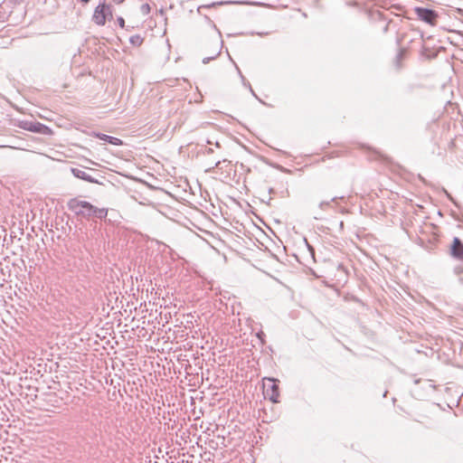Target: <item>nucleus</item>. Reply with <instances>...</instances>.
<instances>
[{"label":"nucleus","instance_id":"obj_2","mask_svg":"<svg viewBox=\"0 0 463 463\" xmlns=\"http://www.w3.org/2000/svg\"><path fill=\"white\" fill-rule=\"evenodd\" d=\"M263 394L273 402H279V384L273 378L263 379Z\"/></svg>","mask_w":463,"mask_h":463},{"label":"nucleus","instance_id":"obj_21","mask_svg":"<svg viewBox=\"0 0 463 463\" xmlns=\"http://www.w3.org/2000/svg\"><path fill=\"white\" fill-rule=\"evenodd\" d=\"M215 146H216L217 147H220V143H219V142H216V143H215Z\"/></svg>","mask_w":463,"mask_h":463},{"label":"nucleus","instance_id":"obj_12","mask_svg":"<svg viewBox=\"0 0 463 463\" xmlns=\"http://www.w3.org/2000/svg\"><path fill=\"white\" fill-rule=\"evenodd\" d=\"M144 39L139 34L132 35L129 38V42L134 46H140L143 43Z\"/></svg>","mask_w":463,"mask_h":463},{"label":"nucleus","instance_id":"obj_7","mask_svg":"<svg viewBox=\"0 0 463 463\" xmlns=\"http://www.w3.org/2000/svg\"><path fill=\"white\" fill-rule=\"evenodd\" d=\"M72 175L79 179L84 180L86 182L91 183V184H98L99 182L90 176L88 173L85 171L79 169V168H71Z\"/></svg>","mask_w":463,"mask_h":463},{"label":"nucleus","instance_id":"obj_10","mask_svg":"<svg viewBox=\"0 0 463 463\" xmlns=\"http://www.w3.org/2000/svg\"><path fill=\"white\" fill-rule=\"evenodd\" d=\"M108 215L107 208H98L96 206H92L91 217H96L98 219H105Z\"/></svg>","mask_w":463,"mask_h":463},{"label":"nucleus","instance_id":"obj_1","mask_svg":"<svg viewBox=\"0 0 463 463\" xmlns=\"http://www.w3.org/2000/svg\"><path fill=\"white\" fill-rule=\"evenodd\" d=\"M92 206L93 204L90 203L81 201L78 197L71 198L67 203V207L71 212L85 219L91 218Z\"/></svg>","mask_w":463,"mask_h":463},{"label":"nucleus","instance_id":"obj_4","mask_svg":"<svg viewBox=\"0 0 463 463\" xmlns=\"http://www.w3.org/2000/svg\"><path fill=\"white\" fill-rule=\"evenodd\" d=\"M17 127L33 133H39L43 135H50L52 133V130L49 127L40 122L22 120L18 122Z\"/></svg>","mask_w":463,"mask_h":463},{"label":"nucleus","instance_id":"obj_9","mask_svg":"<svg viewBox=\"0 0 463 463\" xmlns=\"http://www.w3.org/2000/svg\"><path fill=\"white\" fill-rule=\"evenodd\" d=\"M95 137H97L100 140L106 141L114 146L122 145V141L119 138L115 137L108 136V135L102 134V133H96Z\"/></svg>","mask_w":463,"mask_h":463},{"label":"nucleus","instance_id":"obj_20","mask_svg":"<svg viewBox=\"0 0 463 463\" xmlns=\"http://www.w3.org/2000/svg\"><path fill=\"white\" fill-rule=\"evenodd\" d=\"M80 1H81L82 3L87 4V3H89L90 0H80Z\"/></svg>","mask_w":463,"mask_h":463},{"label":"nucleus","instance_id":"obj_3","mask_svg":"<svg viewBox=\"0 0 463 463\" xmlns=\"http://www.w3.org/2000/svg\"><path fill=\"white\" fill-rule=\"evenodd\" d=\"M111 7L105 3L99 4L94 10L92 20L98 25H104L107 19L112 18Z\"/></svg>","mask_w":463,"mask_h":463},{"label":"nucleus","instance_id":"obj_11","mask_svg":"<svg viewBox=\"0 0 463 463\" xmlns=\"http://www.w3.org/2000/svg\"><path fill=\"white\" fill-rule=\"evenodd\" d=\"M343 198H344L343 196H342V197H337V196H335V197H333V198L331 199V201H324V202H321V203H319V208H320L321 210H326L328 207H330V206H331V203H336L338 200L343 199Z\"/></svg>","mask_w":463,"mask_h":463},{"label":"nucleus","instance_id":"obj_15","mask_svg":"<svg viewBox=\"0 0 463 463\" xmlns=\"http://www.w3.org/2000/svg\"><path fill=\"white\" fill-rule=\"evenodd\" d=\"M305 241H306L308 250L310 251L311 255L313 256L315 253L314 248L311 245H309V243L307 242V241L306 239H305Z\"/></svg>","mask_w":463,"mask_h":463},{"label":"nucleus","instance_id":"obj_17","mask_svg":"<svg viewBox=\"0 0 463 463\" xmlns=\"http://www.w3.org/2000/svg\"><path fill=\"white\" fill-rule=\"evenodd\" d=\"M211 5H201L197 8V12L202 14V10L210 7Z\"/></svg>","mask_w":463,"mask_h":463},{"label":"nucleus","instance_id":"obj_13","mask_svg":"<svg viewBox=\"0 0 463 463\" xmlns=\"http://www.w3.org/2000/svg\"><path fill=\"white\" fill-rule=\"evenodd\" d=\"M141 10H142L143 14H148L150 12L149 5L148 4L142 5Z\"/></svg>","mask_w":463,"mask_h":463},{"label":"nucleus","instance_id":"obj_16","mask_svg":"<svg viewBox=\"0 0 463 463\" xmlns=\"http://www.w3.org/2000/svg\"><path fill=\"white\" fill-rule=\"evenodd\" d=\"M118 23L121 28L125 26V20L122 17L118 18Z\"/></svg>","mask_w":463,"mask_h":463},{"label":"nucleus","instance_id":"obj_18","mask_svg":"<svg viewBox=\"0 0 463 463\" xmlns=\"http://www.w3.org/2000/svg\"><path fill=\"white\" fill-rule=\"evenodd\" d=\"M206 152H207V154H212V153L213 152V150L212 148H208V149L206 150Z\"/></svg>","mask_w":463,"mask_h":463},{"label":"nucleus","instance_id":"obj_8","mask_svg":"<svg viewBox=\"0 0 463 463\" xmlns=\"http://www.w3.org/2000/svg\"><path fill=\"white\" fill-rule=\"evenodd\" d=\"M213 43L214 45L213 50L212 52L213 54L212 56L203 58V63L204 64H207L208 62H210V61L216 59L221 53L222 42L216 39Z\"/></svg>","mask_w":463,"mask_h":463},{"label":"nucleus","instance_id":"obj_5","mask_svg":"<svg viewBox=\"0 0 463 463\" xmlns=\"http://www.w3.org/2000/svg\"><path fill=\"white\" fill-rule=\"evenodd\" d=\"M415 13L418 15L419 19H420L421 21L430 25L436 24L438 14L434 10L423 7H416Z\"/></svg>","mask_w":463,"mask_h":463},{"label":"nucleus","instance_id":"obj_14","mask_svg":"<svg viewBox=\"0 0 463 463\" xmlns=\"http://www.w3.org/2000/svg\"><path fill=\"white\" fill-rule=\"evenodd\" d=\"M3 9H4V6L0 5V22H4L6 18L5 12H2Z\"/></svg>","mask_w":463,"mask_h":463},{"label":"nucleus","instance_id":"obj_6","mask_svg":"<svg viewBox=\"0 0 463 463\" xmlns=\"http://www.w3.org/2000/svg\"><path fill=\"white\" fill-rule=\"evenodd\" d=\"M450 255L460 261H463V242L458 237L453 239L450 246Z\"/></svg>","mask_w":463,"mask_h":463},{"label":"nucleus","instance_id":"obj_22","mask_svg":"<svg viewBox=\"0 0 463 463\" xmlns=\"http://www.w3.org/2000/svg\"><path fill=\"white\" fill-rule=\"evenodd\" d=\"M315 219H316V220H319V219H321V217H319V216H315Z\"/></svg>","mask_w":463,"mask_h":463},{"label":"nucleus","instance_id":"obj_19","mask_svg":"<svg viewBox=\"0 0 463 463\" xmlns=\"http://www.w3.org/2000/svg\"><path fill=\"white\" fill-rule=\"evenodd\" d=\"M220 164H221V161H217V162L215 163V167H219Z\"/></svg>","mask_w":463,"mask_h":463}]
</instances>
